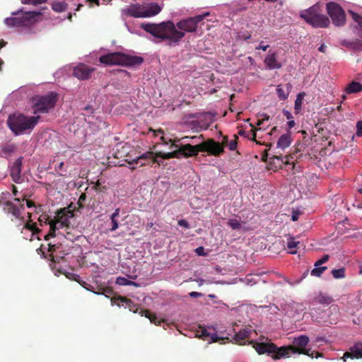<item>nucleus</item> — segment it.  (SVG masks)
Here are the masks:
<instances>
[{
    "label": "nucleus",
    "mask_w": 362,
    "mask_h": 362,
    "mask_svg": "<svg viewBox=\"0 0 362 362\" xmlns=\"http://www.w3.org/2000/svg\"><path fill=\"white\" fill-rule=\"evenodd\" d=\"M162 10V7L158 4H148L144 6V18H149L158 14Z\"/></svg>",
    "instance_id": "aec40b11"
},
{
    "label": "nucleus",
    "mask_w": 362,
    "mask_h": 362,
    "mask_svg": "<svg viewBox=\"0 0 362 362\" xmlns=\"http://www.w3.org/2000/svg\"><path fill=\"white\" fill-rule=\"evenodd\" d=\"M125 14L136 18H144V5L139 4H131L124 10Z\"/></svg>",
    "instance_id": "dca6fc26"
},
{
    "label": "nucleus",
    "mask_w": 362,
    "mask_h": 362,
    "mask_svg": "<svg viewBox=\"0 0 362 362\" xmlns=\"http://www.w3.org/2000/svg\"><path fill=\"white\" fill-rule=\"evenodd\" d=\"M295 121L293 119L288 120V122H287V125L289 129L288 130L290 131V129H292L295 126Z\"/></svg>",
    "instance_id": "680f3d73"
},
{
    "label": "nucleus",
    "mask_w": 362,
    "mask_h": 362,
    "mask_svg": "<svg viewBox=\"0 0 362 362\" xmlns=\"http://www.w3.org/2000/svg\"><path fill=\"white\" fill-rule=\"evenodd\" d=\"M199 141L194 140V141H196L194 145L191 144H181L178 148L180 158H189L197 156L201 152V147H199L201 144Z\"/></svg>",
    "instance_id": "f8f14e48"
},
{
    "label": "nucleus",
    "mask_w": 362,
    "mask_h": 362,
    "mask_svg": "<svg viewBox=\"0 0 362 362\" xmlns=\"http://www.w3.org/2000/svg\"><path fill=\"white\" fill-rule=\"evenodd\" d=\"M302 103H303V98L301 97V94H298L295 100V105H294V109H295V111L296 113H298L299 111L300 110L301 106H302Z\"/></svg>",
    "instance_id": "ea45409f"
},
{
    "label": "nucleus",
    "mask_w": 362,
    "mask_h": 362,
    "mask_svg": "<svg viewBox=\"0 0 362 362\" xmlns=\"http://www.w3.org/2000/svg\"><path fill=\"white\" fill-rule=\"evenodd\" d=\"M119 211H120V209L119 208L116 209L110 216L111 223H112V228H110L111 231H114L118 228V222L116 218H117V217L119 216Z\"/></svg>",
    "instance_id": "2f4dec72"
},
{
    "label": "nucleus",
    "mask_w": 362,
    "mask_h": 362,
    "mask_svg": "<svg viewBox=\"0 0 362 362\" xmlns=\"http://www.w3.org/2000/svg\"><path fill=\"white\" fill-rule=\"evenodd\" d=\"M67 8L66 4L64 2H54L52 5V8L57 12L64 11Z\"/></svg>",
    "instance_id": "72a5a7b5"
},
{
    "label": "nucleus",
    "mask_w": 362,
    "mask_h": 362,
    "mask_svg": "<svg viewBox=\"0 0 362 362\" xmlns=\"http://www.w3.org/2000/svg\"><path fill=\"white\" fill-rule=\"evenodd\" d=\"M228 226H230L233 230H239L241 228L242 225L240 222L235 218H230L227 223Z\"/></svg>",
    "instance_id": "c9c22d12"
},
{
    "label": "nucleus",
    "mask_w": 362,
    "mask_h": 362,
    "mask_svg": "<svg viewBox=\"0 0 362 362\" xmlns=\"http://www.w3.org/2000/svg\"><path fill=\"white\" fill-rule=\"evenodd\" d=\"M28 216L29 218L28 221H27L24 225H32L34 223L33 222V221L30 219L31 218V214L30 213H28Z\"/></svg>",
    "instance_id": "69168bd1"
},
{
    "label": "nucleus",
    "mask_w": 362,
    "mask_h": 362,
    "mask_svg": "<svg viewBox=\"0 0 362 362\" xmlns=\"http://www.w3.org/2000/svg\"><path fill=\"white\" fill-rule=\"evenodd\" d=\"M327 13L336 26H342L346 22V15L341 6L336 2H329L326 5Z\"/></svg>",
    "instance_id": "9d476101"
},
{
    "label": "nucleus",
    "mask_w": 362,
    "mask_h": 362,
    "mask_svg": "<svg viewBox=\"0 0 362 362\" xmlns=\"http://www.w3.org/2000/svg\"><path fill=\"white\" fill-rule=\"evenodd\" d=\"M249 344L252 345V347L259 354H267L271 355L274 360L285 358V355L286 354V350L283 349V346L277 347V346L272 342H256L251 340L249 341Z\"/></svg>",
    "instance_id": "6e6552de"
},
{
    "label": "nucleus",
    "mask_w": 362,
    "mask_h": 362,
    "mask_svg": "<svg viewBox=\"0 0 362 362\" xmlns=\"http://www.w3.org/2000/svg\"><path fill=\"white\" fill-rule=\"evenodd\" d=\"M269 47V45H263V42H261L258 47H256L257 49H262L263 51H266L267 48Z\"/></svg>",
    "instance_id": "4d7b16f0"
},
{
    "label": "nucleus",
    "mask_w": 362,
    "mask_h": 362,
    "mask_svg": "<svg viewBox=\"0 0 362 362\" xmlns=\"http://www.w3.org/2000/svg\"><path fill=\"white\" fill-rule=\"evenodd\" d=\"M153 152L148 151L145 153H143L141 156L138 157L136 159H134L132 162H129V163H140L141 166L144 165L145 163H142L141 160L151 158L153 157Z\"/></svg>",
    "instance_id": "473e14b6"
},
{
    "label": "nucleus",
    "mask_w": 362,
    "mask_h": 362,
    "mask_svg": "<svg viewBox=\"0 0 362 362\" xmlns=\"http://www.w3.org/2000/svg\"><path fill=\"white\" fill-rule=\"evenodd\" d=\"M195 251L199 255H204L203 247H197Z\"/></svg>",
    "instance_id": "e2e57ef3"
},
{
    "label": "nucleus",
    "mask_w": 362,
    "mask_h": 362,
    "mask_svg": "<svg viewBox=\"0 0 362 362\" xmlns=\"http://www.w3.org/2000/svg\"><path fill=\"white\" fill-rule=\"evenodd\" d=\"M329 258V256L328 255H325L320 259L318 260L319 263H320L321 264H323L328 261Z\"/></svg>",
    "instance_id": "5fc2aeb1"
},
{
    "label": "nucleus",
    "mask_w": 362,
    "mask_h": 362,
    "mask_svg": "<svg viewBox=\"0 0 362 362\" xmlns=\"http://www.w3.org/2000/svg\"><path fill=\"white\" fill-rule=\"evenodd\" d=\"M362 358V344L356 343L350 347L349 351L344 354L342 359L346 361L347 358Z\"/></svg>",
    "instance_id": "2eb2a0df"
},
{
    "label": "nucleus",
    "mask_w": 362,
    "mask_h": 362,
    "mask_svg": "<svg viewBox=\"0 0 362 362\" xmlns=\"http://www.w3.org/2000/svg\"><path fill=\"white\" fill-rule=\"evenodd\" d=\"M48 247H49L48 251L52 253L54 252L56 250V249L59 247L57 244H52V243H49Z\"/></svg>",
    "instance_id": "3c124183"
},
{
    "label": "nucleus",
    "mask_w": 362,
    "mask_h": 362,
    "mask_svg": "<svg viewBox=\"0 0 362 362\" xmlns=\"http://www.w3.org/2000/svg\"><path fill=\"white\" fill-rule=\"evenodd\" d=\"M95 68L84 64H79L73 69V75L79 80H87L90 78Z\"/></svg>",
    "instance_id": "4468645a"
},
{
    "label": "nucleus",
    "mask_w": 362,
    "mask_h": 362,
    "mask_svg": "<svg viewBox=\"0 0 362 362\" xmlns=\"http://www.w3.org/2000/svg\"><path fill=\"white\" fill-rule=\"evenodd\" d=\"M178 225L180 226L184 227L185 228H189V223L186 220H185V219L179 220L178 221Z\"/></svg>",
    "instance_id": "09e8293b"
},
{
    "label": "nucleus",
    "mask_w": 362,
    "mask_h": 362,
    "mask_svg": "<svg viewBox=\"0 0 362 362\" xmlns=\"http://www.w3.org/2000/svg\"><path fill=\"white\" fill-rule=\"evenodd\" d=\"M23 229H27L31 231L33 235H37L41 231V230L37 228L36 223H34L32 225H23L22 230Z\"/></svg>",
    "instance_id": "f704fd0d"
},
{
    "label": "nucleus",
    "mask_w": 362,
    "mask_h": 362,
    "mask_svg": "<svg viewBox=\"0 0 362 362\" xmlns=\"http://www.w3.org/2000/svg\"><path fill=\"white\" fill-rule=\"evenodd\" d=\"M118 300L120 303H124L125 307L128 308L130 311H132L134 313H137L139 308L136 304H135L131 299H129L126 297L119 296L118 298Z\"/></svg>",
    "instance_id": "bb28decb"
},
{
    "label": "nucleus",
    "mask_w": 362,
    "mask_h": 362,
    "mask_svg": "<svg viewBox=\"0 0 362 362\" xmlns=\"http://www.w3.org/2000/svg\"><path fill=\"white\" fill-rule=\"evenodd\" d=\"M21 157L18 158L15 160L12 167L11 168V176L13 182L18 183L21 180V173L22 167Z\"/></svg>",
    "instance_id": "f3484780"
},
{
    "label": "nucleus",
    "mask_w": 362,
    "mask_h": 362,
    "mask_svg": "<svg viewBox=\"0 0 362 362\" xmlns=\"http://www.w3.org/2000/svg\"><path fill=\"white\" fill-rule=\"evenodd\" d=\"M64 162H61L59 163V165L57 166H56V170L60 174L62 175V173H60V171H62L63 170V168H64Z\"/></svg>",
    "instance_id": "13d9d810"
},
{
    "label": "nucleus",
    "mask_w": 362,
    "mask_h": 362,
    "mask_svg": "<svg viewBox=\"0 0 362 362\" xmlns=\"http://www.w3.org/2000/svg\"><path fill=\"white\" fill-rule=\"evenodd\" d=\"M331 273L334 278L341 279L345 276V269L344 267H341L337 269H332Z\"/></svg>",
    "instance_id": "e433bc0d"
},
{
    "label": "nucleus",
    "mask_w": 362,
    "mask_h": 362,
    "mask_svg": "<svg viewBox=\"0 0 362 362\" xmlns=\"http://www.w3.org/2000/svg\"><path fill=\"white\" fill-rule=\"evenodd\" d=\"M20 13L21 14V16L6 18L4 23L10 27L28 26L34 23L36 21V18L41 15L40 12H23L21 10L12 13L14 16H18Z\"/></svg>",
    "instance_id": "0eeeda50"
},
{
    "label": "nucleus",
    "mask_w": 362,
    "mask_h": 362,
    "mask_svg": "<svg viewBox=\"0 0 362 362\" xmlns=\"http://www.w3.org/2000/svg\"><path fill=\"white\" fill-rule=\"evenodd\" d=\"M327 269V267L314 268L313 269L311 270L310 274L312 276L320 277Z\"/></svg>",
    "instance_id": "58836bf2"
},
{
    "label": "nucleus",
    "mask_w": 362,
    "mask_h": 362,
    "mask_svg": "<svg viewBox=\"0 0 362 362\" xmlns=\"http://www.w3.org/2000/svg\"><path fill=\"white\" fill-rule=\"evenodd\" d=\"M86 198V195L85 193H82L78 199V204L80 206H81V202L85 201Z\"/></svg>",
    "instance_id": "bf43d9fd"
},
{
    "label": "nucleus",
    "mask_w": 362,
    "mask_h": 362,
    "mask_svg": "<svg viewBox=\"0 0 362 362\" xmlns=\"http://www.w3.org/2000/svg\"><path fill=\"white\" fill-rule=\"evenodd\" d=\"M300 245V242L297 241L295 238L289 236L287 238L286 246L289 250V252L291 254H296V249L298 248V245Z\"/></svg>",
    "instance_id": "cd10ccee"
},
{
    "label": "nucleus",
    "mask_w": 362,
    "mask_h": 362,
    "mask_svg": "<svg viewBox=\"0 0 362 362\" xmlns=\"http://www.w3.org/2000/svg\"><path fill=\"white\" fill-rule=\"evenodd\" d=\"M99 61L107 65L136 66L144 62V59L139 56H132L122 52H112L100 57Z\"/></svg>",
    "instance_id": "7ed1b4c3"
},
{
    "label": "nucleus",
    "mask_w": 362,
    "mask_h": 362,
    "mask_svg": "<svg viewBox=\"0 0 362 362\" xmlns=\"http://www.w3.org/2000/svg\"><path fill=\"white\" fill-rule=\"evenodd\" d=\"M49 257H50V261L53 262H59V259H62V257H58V256H54V255L52 254H50L49 255Z\"/></svg>",
    "instance_id": "6e6d98bb"
},
{
    "label": "nucleus",
    "mask_w": 362,
    "mask_h": 362,
    "mask_svg": "<svg viewBox=\"0 0 362 362\" xmlns=\"http://www.w3.org/2000/svg\"><path fill=\"white\" fill-rule=\"evenodd\" d=\"M292 141L291 131L288 130L286 134L281 135L279 139L276 144L277 148L284 150L291 145Z\"/></svg>",
    "instance_id": "5701e85b"
},
{
    "label": "nucleus",
    "mask_w": 362,
    "mask_h": 362,
    "mask_svg": "<svg viewBox=\"0 0 362 362\" xmlns=\"http://www.w3.org/2000/svg\"><path fill=\"white\" fill-rule=\"evenodd\" d=\"M349 13L351 14L354 21L358 23V26L362 30V16H359L358 14L352 11H349Z\"/></svg>",
    "instance_id": "a19ab883"
},
{
    "label": "nucleus",
    "mask_w": 362,
    "mask_h": 362,
    "mask_svg": "<svg viewBox=\"0 0 362 362\" xmlns=\"http://www.w3.org/2000/svg\"><path fill=\"white\" fill-rule=\"evenodd\" d=\"M74 212L68 208H63L57 211L55 216V222L59 224V228L69 227V218H73Z\"/></svg>",
    "instance_id": "ddd939ff"
},
{
    "label": "nucleus",
    "mask_w": 362,
    "mask_h": 362,
    "mask_svg": "<svg viewBox=\"0 0 362 362\" xmlns=\"http://www.w3.org/2000/svg\"><path fill=\"white\" fill-rule=\"evenodd\" d=\"M58 100V94L50 92L44 95H36L33 98V113L45 114L52 110Z\"/></svg>",
    "instance_id": "423d86ee"
},
{
    "label": "nucleus",
    "mask_w": 362,
    "mask_h": 362,
    "mask_svg": "<svg viewBox=\"0 0 362 362\" xmlns=\"http://www.w3.org/2000/svg\"><path fill=\"white\" fill-rule=\"evenodd\" d=\"M158 158H161L163 159H170L173 158H180V153L178 148L175 151L168 153H163V152H157L155 154V157L153 158V163H158L160 165V161L158 160Z\"/></svg>",
    "instance_id": "412c9836"
},
{
    "label": "nucleus",
    "mask_w": 362,
    "mask_h": 362,
    "mask_svg": "<svg viewBox=\"0 0 362 362\" xmlns=\"http://www.w3.org/2000/svg\"><path fill=\"white\" fill-rule=\"evenodd\" d=\"M38 221L40 226H42L43 224H48L49 221H50L49 217L47 214H42L40 216Z\"/></svg>",
    "instance_id": "37998d69"
},
{
    "label": "nucleus",
    "mask_w": 362,
    "mask_h": 362,
    "mask_svg": "<svg viewBox=\"0 0 362 362\" xmlns=\"http://www.w3.org/2000/svg\"><path fill=\"white\" fill-rule=\"evenodd\" d=\"M141 316H144L148 318L151 322L154 323L156 325H160L163 321V320L158 319L155 313H151L149 310H141L140 313Z\"/></svg>",
    "instance_id": "393cba45"
},
{
    "label": "nucleus",
    "mask_w": 362,
    "mask_h": 362,
    "mask_svg": "<svg viewBox=\"0 0 362 362\" xmlns=\"http://www.w3.org/2000/svg\"><path fill=\"white\" fill-rule=\"evenodd\" d=\"M199 22L196 17L182 19L175 24L171 21L160 23H143L141 28L146 33L159 40V42L168 41V45H177L185 37L186 33L197 32Z\"/></svg>",
    "instance_id": "f257e3e1"
},
{
    "label": "nucleus",
    "mask_w": 362,
    "mask_h": 362,
    "mask_svg": "<svg viewBox=\"0 0 362 362\" xmlns=\"http://www.w3.org/2000/svg\"><path fill=\"white\" fill-rule=\"evenodd\" d=\"M25 198L23 197L22 199L19 198H15L14 202H17L15 204L11 201H6L4 203L3 211L7 214H11L15 218L21 221L20 225L25 222V218L22 216V213L25 209L23 202Z\"/></svg>",
    "instance_id": "1a4fd4ad"
},
{
    "label": "nucleus",
    "mask_w": 362,
    "mask_h": 362,
    "mask_svg": "<svg viewBox=\"0 0 362 362\" xmlns=\"http://www.w3.org/2000/svg\"><path fill=\"white\" fill-rule=\"evenodd\" d=\"M189 296L192 298H199L202 296V293L197 291H192L189 293Z\"/></svg>",
    "instance_id": "864d4df0"
},
{
    "label": "nucleus",
    "mask_w": 362,
    "mask_h": 362,
    "mask_svg": "<svg viewBox=\"0 0 362 362\" xmlns=\"http://www.w3.org/2000/svg\"><path fill=\"white\" fill-rule=\"evenodd\" d=\"M362 90V84L358 82L352 81L346 88L345 91L348 94L356 93Z\"/></svg>",
    "instance_id": "c85d7f7f"
},
{
    "label": "nucleus",
    "mask_w": 362,
    "mask_h": 362,
    "mask_svg": "<svg viewBox=\"0 0 362 362\" xmlns=\"http://www.w3.org/2000/svg\"><path fill=\"white\" fill-rule=\"evenodd\" d=\"M200 141L201 144V152L207 153L208 155L214 156H220L223 153V146L220 142L216 141L213 139H208L206 141L203 140Z\"/></svg>",
    "instance_id": "9b49d317"
},
{
    "label": "nucleus",
    "mask_w": 362,
    "mask_h": 362,
    "mask_svg": "<svg viewBox=\"0 0 362 362\" xmlns=\"http://www.w3.org/2000/svg\"><path fill=\"white\" fill-rule=\"evenodd\" d=\"M283 114L288 120L293 119L291 112L287 110L284 109Z\"/></svg>",
    "instance_id": "603ef678"
},
{
    "label": "nucleus",
    "mask_w": 362,
    "mask_h": 362,
    "mask_svg": "<svg viewBox=\"0 0 362 362\" xmlns=\"http://www.w3.org/2000/svg\"><path fill=\"white\" fill-rule=\"evenodd\" d=\"M326 49H327V46L325 45H321L320 47L318 48V50L320 52H323L325 53V51H326Z\"/></svg>",
    "instance_id": "774afa93"
},
{
    "label": "nucleus",
    "mask_w": 362,
    "mask_h": 362,
    "mask_svg": "<svg viewBox=\"0 0 362 362\" xmlns=\"http://www.w3.org/2000/svg\"><path fill=\"white\" fill-rule=\"evenodd\" d=\"M264 117L263 119H258V121H257V126L261 125L262 124H263L264 121H265V120H268V119H269V117L268 115H264Z\"/></svg>",
    "instance_id": "052dcab7"
},
{
    "label": "nucleus",
    "mask_w": 362,
    "mask_h": 362,
    "mask_svg": "<svg viewBox=\"0 0 362 362\" xmlns=\"http://www.w3.org/2000/svg\"><path fill=\"white\" fill-rule=\"evenodd\" d=\"M228 141H229V140H228V136H223L222 141L220 143L223 146V151H224V148L227 146Z\"/></svg>",
    "instance_id": "8fccbe9b"
},
{
    "label": "nucleus",
    "mask_w": 362,
    "mask_h": 362,
    "mask_svg": "<svg viewBox=\"0 0 362 362\" xmlns=\"http://www.w3.org/2000/svg\"><path fill=\"white\" fill-rule=\"evenodd\" d=\"M352 47L354 49L357 51L362 50V41L356 40V42H352Z\"/></svg>",
    "instance_id": "a18cd8bd"
},
{
    "label": "nucleus",
    "mask_w": 362,
    "mask_h": 362,
    "mask_svg": "<svg viewBox=\"0 0 362 362\" xmlns=\"http://www.w3.org/2000/svg\"><path fill=\"white\" fill-rule=\"evenodd\" d=\"M251 332V329L248 327L241 329L238 332L235 334L233 339L235 341L236 344L240 345L245 344V341L250 338Z\"/></svg>",
    "instance_id": "6ab92c4d"
},
{
    "label": "nucleus",
    "mask_w": 362,
    "mask_h": 362,
    "mask_svg": "<svg viewBox=\"0 0 362 362\" xmlns=\"http://www.w3.org/2000/svg\"><path fill=\"white\" fill-rule=\"evenodd\" d=\"M117 282L121 285H135L136 283L125 278H118Z\"/></svg>",
    "instance_id": "c03bdc74"
},
{
    "label": "nucleus",
    "mask_w": 362,
    "mask_h": 362,
    "mask_svg": "<svg viewBox=\"0 0 362 362\" xmlns=\"http://www.w3.org/2000/svg\"><path fill=\"white\" fill-rule=\"evenodd\" d=\"M264 64L269 69H279L282 64L277 60V56L275 52L269 54L264 59Z\"/></svg>",
    "instance_id": "a211bd4d"
},
{
    "label": "nucleus",
    "mask_w": 362,
    "mask_h": 362,
    "mask_svg": "<svg viewBox=\"0 0 362 362\" xmlns=\"http://www.w3.org/2000/svg\"><path fill=\"white\" fill-rule=\"evenodd\" d=\"M26 205L28 208L35 206V203L32 200H26Z\"/></svg>",
    "instance_id": "338daca9"
},
{
    "label": "nucleus",
    "mask_w": 362,
    "mask_h": 362,
    "mask_svg": "<svg viewBox=\"0 0 362 362\" xmlns=\"http://www.w3.org/2000/svg\"><path fill=\"white\" fill-rule=\"evenodd\" d=\"M291 89L292 85L290 83L285 84L284 86L281 85L277 86L276 93L278 95L279 98L281 100H285L286 99H287Z\"/></svg>",
    "instance_id": "4be33fe9"
},
{
    "label": "nucleus",
    "mask_w": 362,
    "mask_h": 362,
    "mask_svg": "<svg viewBox=\"0 0 362 362\" xmlns=\"http://www.w3.org/2000/svg\"><path fill=\"white\" fill-rule=\"evenodd\" d=\"M199 337L204 340H209L210 342H216L219 338L215 335H211L204 327H200V330L197 332Z\"/></svg>",
    "instance_id": "a878e982"
},
{
    "label": "nucleus",
    "mask_w": 362,
    "mask_h": 362,
    "mask_svg": "<svg viewBox=\"0 0 362 362\" xmlns=\"http://www.w3.org/2000/svg\"><path fill=\"white\" fill-rule=\"evenodd\" d=\"M233 139L228 141V144L226 147L229 148L230 151H235L237 148L238 136L236 134L233 136Z\"/></svg>",
    "instance_id": "4c0bfd02"
},
{
    "label": "nucleus",
    "mask_w": 362,
    "mask_h": 362,
    "mask_svg": "<svg viewBox=\"0 0 362 362\" xmlns=\"http://www.w3.org/2000/svg\"><path fill=\"white\" fill-rule=\"evenodd\" d=\"M356 135L359 137L362 136V121H358L356 123Z\"/></svg>",
    "instance_id": "49530a36"
},
{
    "label": "nucleus",
    "mask_w": 362,
    "mask_h": 362,
    "mask_svg": "<svg viewBox=\"0 0 362 362\" xmlns=\"http://www.w3.org/2000/svg\"><path fill=\"white\" fill-rule=\"evenodd\" d=\"M47 0H21V3L23 4H32L37 5L42 3H45Z\"/></svg>",
    "instance_id": "79ce46f5"
},
{
    "label": "nucleus",
    "mask_w": 362,
    "mask_h": 362,
    "mask_svg": "<svg viewBox=\"0 0 362 362\" xmlns=\"http://www.w3.org/2000/svg\"><path fill=\"white\" fill-rule=\"evenodd\" d=\"M40 116H26L23 113L14 112L10 115L7 119V124L11 132L15 135H21L26 132L32 131L37 125Z\"/></svg>",
    "instance_id": "f03ea898"
},
{
    "label": "nucleus",
    "mask_w": 362,
    "mask_h": 362,
    "mask_svg": "<svg viewBox=\"0 0 362 362\" xmlns=\"http://www.w3.org/2000/svg\"><path fill=\"white\" fill-rule=\"evenodd\" d=\"M189 138L192 140V143H195L196 141H194V140L202 139L203 135L201 134L199 136H183V137L180 138V139L175 138L171 142L170 148H172L173 146L177 147V145L176 144V143L185 141L186 139H189Z\"/></svg>",
    "instance_id": "7c9ffc66"
},
{
    "label": "nucleus",
    "mask_w": 362,
    "mask_h": 362,
    "mask_svg": "<svg viewBox=\"0 0 362 362\" xmlns=\"http://www.w3.org/2000/svg\"><path fill=\"white\" fill-rule=\"evenodd\" d=\"M310 341V339L306 335H300L296 338H294L293 344L289 346H283V349H285L286 354L285 358L289 357L291 354H298L307 355L312 358L314 357L318 358L322 356V354L318 351L310 352V349H307L306 346Z\"/></svg>",
    "instance_id": "39448f33"
},
{
    "label": "nucleus",
    "mask_w": 362,
    "mask_h": 362,
    "mask_svg": "<svg viewBox=\"0 0 362 362\" xmlns=\"http://www.w3.org/2000/svg\"><path fill=\"white\" fill-rule=\"evenodd\" d=\"M209 16V12H206L203 14H201V15H197V16H195L197 20L198 21L199 23H201L206 17Z\"/></svg>",
    "instance_id": "de8ad7c7"
},
{
    "label": "nucleus",
    "mask_w": 362,
    "mask_h": 362,
    "mask_svg": "<svg viewBox=\"0 0 362 362\" xmlns=\"http://www.w3.org/2000/svg\"><path fill=\"white\" fill-rule=\"evenodd\" d=\"M160 139L163 141V142L165 144H168L169 143H171L173 141V139H166L163 136H162L160 137Z\"/></svg>",
    "instance_id": "0e129e2a"
},
{
    "label": "nucleus",
    "mask_w": 362,
    "mask_h": 362,
    "mask_svg": "<svg viewBox=\"0 0 362 362\" xmlns=\"http://www.w3.org/2000/svg\"><path fill=\"white\" fill-rule=\"evenodd\" d=\"M334 301L333 298L326 293H320L313 299V303H319L323 305H328Z\"/></svg>",
    "instance_id": "b1692460"
},
{
    "label": "nucleus",
    "mask_w": 362,
    "mask_h": 362,
    "mask_svg": "<svg viewBox=\"0 0 362 362\" xmlns=\"http://www.w3.org/2000/svg\"><path fill=\"white\" fill-rule=\"evenodd\" d=\"M48 224L49 225V231L47 234H46L44 237L45 240H49V238H54L56 236V230L59 228V226H57V223L54 220H50Z\"/></svg>",
    "instance_id": "c756f323"
},
{
    "label": "nucleus",
    "mask_w": 362,
    "mask_h": 362,
    "mask_svg": "<svg viewBox=\"0 0 362 362\" xmlns=\"http://www.w3.org/2000/svg\"><path fill=\"white\" fill-rule=\"evenodd\" d=\"M300 17L313 28H327L330 24L329 18L322 13L318 4L302 11L300 13Z\"/></svg>",
    "instance_id": "20e7f679"
}]
</instances>
